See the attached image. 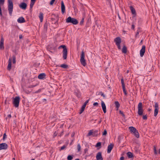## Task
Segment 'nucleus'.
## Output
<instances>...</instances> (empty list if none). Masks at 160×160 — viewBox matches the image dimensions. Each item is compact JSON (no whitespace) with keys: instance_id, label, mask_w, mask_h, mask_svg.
I'll list each match as a JSON object with an SVG mask.
<instances>
[{"instance_id":"412c9836","label":"nucleus","mask_w":160,"mask_h":160,"mask_svg":"<svg viewBox=\"0 0 160 160\" xmlns=\"http://www.w3.org/2000/svg\"><path fill=\"white\" fill-rule=\"evenodd\" d=\"M46 77V74L44 73H42L40 74L38 76V78L40 79H43Z\"/></svg>"},{"instance_id":"5fc2aeb1","label":"nucleus","mask_w":160,"mask_h":160,"mask_svg":"<svg viewBox=\"0 0 160 160\" xmlns=\"http://www.w3.org/2000/svg\"><path fill=\"white\" fill-rule=\"evenodd\" d=\"M88 148H85L84 150V153L85 154L88 151Z\"/></svg>"},{"instance_id":"39448f33","label":"nucleus","mask_w":160,"mask_h":160,"mask_svg":"<svg viewBox=\"0 0 160 160\" xmlns=\"http://www.w3.org/2000/svg\"><path fill=\"white\" fill-rule=\"evenodd\" d=\"M114 42H115L116 45L117 46L118 48L119 49H121L120 43L121 42V39L119 37L116 38L114 39Z\"/></svg>"},{"instance_id":"1a4fd4ad","label":"nucleus","mask_w":160,"mask_h":160,"mask_svg":"<svg viewBox=\"0 0 160 160\" xmlns=\"http://www.w3.org/2000/svg\"><path fill=\"white\" fill-rule=\"evenodd\" d=\"M145 45H143L142 46V49L140 51V55L141 57H142L143 56L145 52Z\"/></svg>"},{"instance_id":"423d86ee","label":"nucleus","mask_w":160,"mask_h":160,"mask_svg":"<svg viewBox=\"0 0 160 160\" xmlns=\"http://www.w3.org/2000/svg\"><path fill=\"white\" fill-rule=\"evenodd\" d=\"M121 82L122 83V88L123 91L124 93V94L125 95H127L128 94V93L127 92V91L126 90V88H125V85L124 83V81L123 78H122L121 79Z\"/></svg>"},{"instance_id":"bb28decb","label":"nucleus","mask_w":160,"mask_h":160,"mask_svg":"<svg viewBox=\"0 0 160 160\" xmlns=\"http://www.w3.org/2000/svg\"><path fill=\"white\" fill-rule=\"evenodd\" d=\"M99 131L98 130H93V137H97L98 136V134Z\"/></svg>"},{"instance_id":"3c124183","label":"nucleus","mask_w":160,"mask_h":160,"mask_svg":"<svg viewBox=\"0 0 160 160\" xmlns=\"http://www.w3.org/2000/svg\"><path fill=\"white\" fill-rule=\"evenodd\" d=\"M17 20H25L24 18L22 17H21L18 19Z\"/></svg>"},{"instance_id":"8fccbe9b","label":"nucleus","mask_w":160,"mask_h":160,"mask_svg":"<svg viewBox=\"0 0 160 160\" xmlns=\"http://www.w3.org/2000/svg\"><path fill=\"white\" fill-rule=\"evenodd\" d=\"M142 118L144 120H147V115H143L142 117Z\"/></svg>"},{"instance_id":"393cba45","label":"nucleus","mask_w":160,"mask_h":160,"mask_svg":"<svg viewBox=\"0 0 160 160\" xmlns=\"http://www.w3.org/2000/svg\"><path fill=\"white\" fill-rule=\"evenodd\" d=\"M129 129L131 133H133L134 132H135L136 130H137L135 128L132 126L130 127L129 128Z\"/></svg>"},{"instance_id":"58836bf2","label":"nucleus","mask_w":160,"mask_h":160,"mask_svg":"<svg viewBox=\"0 0 160 160\" xmlns=\"http://www.w3.org/2000/svg\"><path fill=\"white\" fill-rule=\"evenodd\" d=\"M153 149H154V154L155 155H157L158 154V152L156 150V148L155 146H153Z\"/></svg>"},{"instance_id":"aec40b11","label":"nucleus","mask_w":160,"mask_h":160,"mask_svg":"<svg viewBox=\"0 0 160 160\" xmlns=\"http://www.w3.org/2000/svg\"><path fill=\"white\" fill-rule=\"evenodd\" d=\"M50 23H52V24L53 27H55L57 26V25L58 23V21H50Z\"/></svg>"},{"instance_id":"2eb2a0df","label":"nucleus","mask_w":160,"mask_h":160,"mask_svg":"<svg viewBox=\"0 0 160 160\" xmlns=\"http://www.w3.org/2000/svg\"><path fill=\"white\" fill-rule=\"evenodd\" d=\"M101 104L102 110L104 113H105L106 112V105L104 102L102 101H101Z\"/></svg>"},{"instance_id":"9d476101","label":"nucleus","mask_w":160,"mask_h":160,"mask_svg":"<svg viewBox=\"0 0 160 160\" xmlns=\"http://www.w3.org/2000/svg\"><path fill=\"white\" fill-rule=\"evenodd\" d=\"M96 158L97 160H103L101 152H99L97 153Z\"/></svg>"},{"instance_id":"4d7b16f0","label":"nucleus","mask_w":160,"mask_h":160,"mask_svg":"<svg viewBox=\"0 0 160 160\" xmlns=\"http://www.w3.org/2000/svg\"><path fill=\"white\" fill-rule=\"evenodd\" d=\"M26 21H18V23H22L25 22Z\"/></svg>"},{"instance_id":"864d4df0","label":"nucleus","mask_w":160,"mask_h":160,"mask_svg":"<svg viewBox=\"0 0 160 160\" xmlns=\"http://www.w3.org/2000/svg\"><path fill=\"white\" fill-rule=\"evenodd\" d=\"M98 103L97 102H94L93 104V105L94 106L97 107L98 106Z\"/></svg>"},{"instance_id":"69168bd1","label":"nucleus","mask_w":160,"mask_h":160,"mask_svg":"<svg viewBox=\"0 0 160 160\" xmlns=\"http://www.w3.org/2000/svg\"><path fill=\"white\" fill-rule=\"evenodd\" d=\"M102 122L101 119H100V120L98 122V124Z\"/></svg>"},{"instance_id":"49530a36","label":"nucleus","mask_w":160,"mask_h":160,"mask_svg":"<svg viewBox=\"0 0 160 160\" xmlns=\"http://www.w3.org/2000/svg\"><path fill=\"white\" fill-rule=\"evenodd\" d=\"M119 113L121 114L123 117L124 118L125 115L124 114L123 112L121 110L119 111Z\"/></svg>"},{"instance_id":"37998d69","label":"nucleus","mask_w":160,"mask_h":160,"mask_svg":"<svg viewBox=\"0 0 160 160\" xmlns=\"http://www.w3.org/2000/svg\"><path fill=\"white\" fill-rule=\"evenodd\" d=\"M35 3V2H31L30 4V9H32V8L34 4Z\"/></svg>"},{"instance_id":"13d9d810","label":"nucleus","mask_w":160,"mask_h":160,"mask_svg":"<svg viewBox=\"0 0 160 160\" xmlns=\"http://www.w3.org/2000/svg\"><path fill=\"white\" fill-rule=\"evenodd\" d=\"M139 33V31L138 30H137L136 33V37H137L138 36Z\"/></svg>"},{"instance_id":"4c0bfd02","label":"nucleus","mask_w":160,"mask_h":160,"mask_svg":"<svg viewBox=\"0 0 160 160\" xmlns=\"http://www.w3.org/2000/svg\"><path fill=\"white\" fill-rule=\"evenodd\" d=\"M77 149L78 152H80L81 150V147L79 144H78L77 145Z\"/></svg>"},{"instance_id":"c756f323","label":"nucleus","mask_w":160,"mask_h":160,"mask_svg":"<svg viewBox=\"0 0 160 160\" xmlns=\"http://www.w3.org/2000/svg\"><path fill=\"white\" fill-rule=\"evenodd\" d=\"M115 105L116 108L117 109V110H118V108L120 107V104L119 102L118 101H115Z\"/></svg>"},{"instance_id":"f3484780","label":"nucleus","mask_w":160,"mask_h":160,"mask_svg":"<svg viewBox=\"0 0 160 160\" xmlns=\"http://www.w3.org/2000/svg\"><path fill=\"white\" fill-rule=\"evenodd\" d=\"M61 12L62 13L65 12V6L64 5L63 2L62 1L61 2Z\"/></svg>"},{"instance_id":"09e8293b","label":"nucleus","mask_w":160,"mask_h":160,"mask_svg":"<svg viewBox=\"0 0 160 160\" xmlns=\"http://www.w3.org/2000/svg\"><path fill=\"white\" fill-rule=\"evenodd\" d=\"M5 0H0V4L1 5H3L4 3Z\"/></svg>"},{"instance_id":"473e14b6","label":"nucleus","mask_w":160,"mask_h":160,"mask_svg":"<svg viewBox=\"0 0 160 160\" xmlns=\"http://www.w3.org/2000/svg\"><path fill=\"white\" fill-rule=\"evenodd\" d=\"M61 48H62L63 50H65L67 49V47L65 45H61L58 48V49H60Z\"/></svg>"},{"instance_id":"6ab92c4d","label":"nucleus","mask_w":160,"mask_h":160,"mask_svg":"<svg viewBox=\"0 0 160 160\" xmlns=\"http://www.w3.org/2000/svg\"><path fill=\"white\" fill-rule=\"evenodd\" d=\"M8 69L10 70L11 68L12 61L10 58L8 60Z\"/></svg>"},{"instance_id":"c9c22d12","label":"nucleus","mask_w":160,"mask_h":160,"mask_svg":"<svg viewBox=\"0 0 160 160\" xmlns=\"http://www.w3.org/2000/svg\"><path fill=\"white\" fill-rule=\"evenodd\" d=\"M12 58L13 59L12 62L13 64H15L16 62V58L15 55H13L12 56Z\"/></svg>"},{"instance_id":"4be33fe9","label":"nucleus","mask_w":160,"mask_h":160,"mask_svg":"<svg viewBox=\"0 0 160 160\" xmlns=\"http://www.w3.org/2000/svg\"><path fill=\"white\" fill-rule=\"evenodd\" d=\"M48 23L49 24L50 22H48V21H46L45 23L44 24L43 30L45 31H47Z\"/></svg>"},{"instance_id":"e2e57ef3","label":"nucleus","mask_w":160,"mask_h":160,"mask_svg":"<svg viewBox=\"0 0 160 160\" xmlns=\"http://www.w3.org/2000/svg\"><path fill=\"white\" fill-rule=\"evenodd\" d=\"M22 38H23V36H22V35H19V38L20 39Z\"/></svg>"},{"instance_id":"f257e3e1","label":"nucleus","mask_w":160,"mask_h":160,"mask_svg":"<svg viewBox=\"0 0 160 160\" xmlns=\"http://www.w3.org/2000/svg\"><path fill=\"white\" fill-rule=\"evenodd\" d=\"M13 7V3L12 0H8V10L9 14L10 15H12Z\"/></svg>"},{"instance_id":"b1692460","label":"nucleus","mask_w":160,"mask_h":160,"mask_svg":"<svg viewBox=\"0 0 160 160\" xmlns=\"http://www.w3.org/2000/svg\"><path fill=\"white\" fill-rule=\"evenodd\" d=\"M66 22L71 23L73 24L76 25L78 23V21H66Z\"/></svg>"},{"instance_id":"dca6fc26","label":"nucleus","mask_w":160,"mask_h":160,"mask_svg":"<svg viewBox=\"0 0 160 160\" xmlns=\"http://www.w3.org/2000/svg\"><path fill=\"white\" fill-rule=\"evenodd\" d=\"M68 54V50L66 49L62 51L63 58L64 59H66L67 58Z\"/></svg>"},{"instance_id":"6e6552de","label":"nucleus","mask_w":160,"mask_h":160,"mask_svg":"<svg viewBox=\"0 0 160 160\" xmlns=\"http://www.w3.org/2000/svg\"><path fill=\"white\" fill-rule=\"evenodd\" d=\"M8 145L5 143H2L0 144V150L2 149L6 150L7 149Z\"/></svg>"},{"instance_id":"7ed1b4c3","label":"nucleus","mask_w":160,"mask_h":160,"mask_svg":"<svg viewBox=\"0 0 160 160\" xmlns=\"http://www.w3.org/2000/svg\"><path fill=\"white\" fill-rule=\"evenodd\" d=\"M20 100V98L19 96H16L15 98H13L12 103L15 107H18Z\"/></svg>"},{"instance_id":"bf43d9fd","label":"nucleus","mask_w":160,"mask_h":160,"mask_svg":"<svg viewBox=\"0 0 160 160\" xmlns=\"http://www.w3.org/2000/svg\"><path fill=\"white\" fill-rule=\"evenodd\" d=\"M83 22H84V21H81V22L80 23V24L81 25H83Z\"/></svg>"},{"instance_id":"a211bd4d","label":"nucleus","mask_w":160,"mask_h":160,"mask_svg":"<svg viewBox=\"0 0 160 160\" xmlns=\"http://www.w3.org/2000/svg\"><path fill=\"white\" fill-rule=\"evenodd\" d=\"M129 7L132 13L134 16L136 15V12L135 9L132 6H130Z\"/></svg>"},{"instance_id":"f03ea898","label":"nucleus","mask_w":160,"mask_h":160,"mask_svg":"<svg viewBox=\"0 0 160 160\" xmlns=\"http://www.w3.org/2000/svg\"><path fill=\"white\" fill-rule=\"evenodd\" d=\"M85 54L83 50L81 52V54L80 56V62L82 65L83 66H85L86 65V61L85 59Z\"/></svg>"},{"instance_id":"6e6d98bb","label":"nucleus","mask_w":160,"mask_h":160,"mask_svg":"<svg viewBox=\"0 0 160 160\" xmlns=\"http://www.w3.org/2000/svg\"><path fill=\"white\" fill-rule=\"evenodd\" d=\"M54 2V1H53L52 0H51L49 4L50 5H52L53 4Z\"/></svg>"},{"instance_id":"5701e85b","label":"nucleus","mask_w":160,"mask_h":160,"mask_svg":"<svg viewBox=\"0 0 160 160\" xmlns=\"http://www.w3.org/2000/svg\"><path fill=\"white\" fill-rule=\"evenodd\" d=\"M73 2V8L74 9V12H77L78 11V9H77L76 7V5L75 4L74 2L72 1Z\"/></svg>"},{"instance_id":"052dcab7","label":"nucleus","mask_w":160,"mask_h":160,"mask_svg":"<svg viewBox=\"0 0 160 160\" xmlns=\"http://www.w3.org/2000/svg\"><path fill=\"white\" fill-rule=\"evenodd\" d=\"M124 157L123 156L121 157L120 158V160H124Z\"/></svg>"},{"instance_id":"ddd939ff","label":"nucleus","mask_w":160,"mask_h":160,"mask_svg":"<svg viewBox=\"0 0 160 160\" xmlns=\"http://www.w3.org/2000/svg\"><path fill=\"white\" fill-rule=\"evenodd\" d=\"M51 20H58L59 17L58 15L57 14H52L51 15Z\"/></svg>"},{"instance_id":"a19ab883","label":"nucleus","mask_w":160,"mask_h":160,"mask_svg":"<svg viewBox=\"0 0 160 160\" xmlns=\"http://www.w3.org/2000/svg\"><path fill=\"white\" fill-rule=\"evenodd\" d=\"M98 95H100L102 96L104 98H105V96L104 94V93L102 92H99Z\"/></svg>"},{"instance_id":"4468645a","label":"nucleus","mask_w":160,"mask_h":160,"mask_svg":"<svg viewBox=\"0 0 160 160\" xmlns=\"http://www.w3.org/2000/svg\"><path fill=\"white\" fill-rule=\"evenodd\" d=\"M114 146V144L112 143H111L108 147L107 152L108 153H110L112 150Z\"/></svg>"},{"instance_id":"7c9ffc66","label":"nucleus","mask_w":160,"mask_h":160,"mask_svg":"<svg viewBox=\"0 0 160 160\" xmlns=\"http://www.w3.org/2000/svg\"><path fill=\"white\" fill-rule=\"evenodd\" d=\"M92 135L93 136V129H92L89 131V132L87 135V136L88 137Z\"/></svg>"},{"instance_id":"c03bdc74","label":"nucleus","mask_w":160,"mask_h":160,"mask_svg":"<svg viewBox=\"0 0 160 160\" xmlns=\"http://www.w3.org/2000/svg\"><path fill=\"white\" fill-rule=\"evenodd\" d=\"M154 107L155 108H156L158 109H159L158 105L157 102H155V103Z\"/></svg>"},{"instance_id":"a18cd8bd","label":"nucleus","mask_w":160,"mask_h":160,"mask_svg":"<svg viewBox=\"0 0 160 160\" xmlns=\"http://www.w3.org/2000/svg\"><path fill=\"white\" fill-rule=\"evenodd\" d=\"M107 131L106 129H104L103 132L102 133V135L103 136H106L107 134Z\"/></svg>"},{"instance_id":"774afa93","label":"nucleus","mask_w":160,"mask_h":160,"mask_svg":"<svg viewBox=\"0 0 160 160\" xmlns=\"http://www.w3.org/2000/svg\"><path fill=\"white\" fill-rule=\"evenodd\" d=\"M43 101H46V99H43Z\"/></svg>"},{"instance_id":"0eeeda50","label":"nucleus","mask_w":160,"mask_h":160,"mask_svg":"<svg viewBox=\"0 0 160 160\" xmlns=\"http://www.w3.org/2000/svg\"><path fill=\"white\" fill-rule=\"evenodd\" d=\"M89 99L88 100H86L84 103L83 105L82 106L79 113V114H81V113H82L84 111L87 104L88 102Z\"/></svg>"},{"instance_id":"72a5a7b5","label":"nucleus","mask_w":160,"mask_h":160,"mask_svg":"<svg viewBox=\"0 0 160 160\" xmlns=\"http://www.w3.org/2000/svg\"><path fill=\"white\" fill-rule=\"evenodd\" d=\"M60 67L63 68H68V66L65 64H63L60 65Z\"/></svg>"},{"instance_id":"f8f14e48","label":"nucleus","mask_w":160,"mask_h":160,"mask_svg":"<svg viewBox=\"0 0 160 160\" xmlns=\"http://www.w3.org/2000/svg\"><path fill=\"white\" fill-rule=\"evenodd\" d=\"M4 38H3V37L2 36L1 38L0 42V48L1 49H4Z\"/></svg>"},{"instance_id":"de8ad7c7","label":"nucleus","mask_w":160,"mask_h":160,"mask_svg":"<svg viewBox=\"0 0 160 160\" xmlns=\"http://www.w3.org/2000/svg\"><path fill=\"white\" fill-rule=\"evenodd\" d=\"M7 138V135L6 133H4L3 134V140L4 141L6 138Z\"/></svg>"},{"instance_id":"f704fd0d","label":"nucleus","mask_w":160,"mask_h":160,"mask_svg":"<svg viewBox=\"0 0 160 160\" xmlns=\"http://www.w3.org/2000/svg\"><path fill=\"white\" fill-rule=\"evenodd\" d=\"M101 142H98L95 145V147L97 148L99 147L98 149H99L101 148Z\"/></svg>"},{"instance_id":"79ce46f5","label":"nucleus","mask_w":160,"mask_h":160,"mask_svg":"<svg viewBox=\"0 0 160 160\" xmlns=\"http://www.w3.org/2000/svg\"><path fill=\"white\" fill-rule=\"evenodd\" d=\"M66 20H77L74 18H72L71 17H69Z\"/></svg>"},{"instance_id":"cd10ccee","label":"nucleus","mask_w":160,"mask_h":160,"mask_svg":"<svg viewBox=\"0 0 160 160\" xmlns=\"http://www.w3.org/2000/svg\"><path fill=\"white\" fill-rule=\"evenodd\" d=\"M127 47H126V46L124 45L123 46L122 50V53H126L127 52Z\"/></svg>"},{"instance_id":"c85d7f7f","label":"nucleus","mask_w":160,"mask_h":160,"mask_svg":"<svg viewBox=\"0 0 160 160\" xmlns=\"http://www.w3.org/2000/svg\"><path fill=\"white\" fill-rule=\"evenodd\" d=\"M127 154L129 158H132L133 156V153L130 152H128Z\"/></svg>"},{"instance_id":"a878e982","label":"nucleus","mask_w":160,"mask_h":160,"mask_svg":"<svg viewBox=\"0 0 160 160\" xmlns=\"http://www.w3.org/2000/svg\"><path fill=\"white\" fill-rule=\"evenodd\" d=\"M133 134L137 138H138L139 137V134L137 130H136L135 132H134L133 133Z\"/></svg>"},{"instance_id":"2f4dec72","label":"nucleus","mask_w":160,"mask_h":160,"mask_svg":"<svg viewBox=\"0 0 160 160\" xmlns=\"http://www.w3.org/2000/svg\"><path fill=\"white\" fill-rule=\"evenodd\" d=\"M43 14L42 12H40L39 15V18L40 19V20H43Z\"/></svg>"},{"instance_id":"338daca9","label":"nucleus","mask_w":160,"mask_h":160,"mask_svg":"<svg viewBox=\"0 0 160 160\" xmlns=\"http://www.w3.org/2000/svg\"><path fill=\"white\" fill-rule=\"evenodd\" d=\"M151 111V109H150V108H148V111L150 112V111Z\"/></svg>"},{"instance_id":"9b49d317","label":"nucleus","mask_w":160,"mask_h":160,"mask_svg":"<svg viewBox=\"0 0 160 160\" xmlns=\"http://www.w3.org/2000/svg\"><path fill=\"white\" fill-rule=\"evenodd\" d=\"M19 7L21 8L23 10H25L27 8V4L26 3L22 2L19 5Z\"/></svg>"},{"instance_id":"603ef678","label":"nucleus","mask_w":160,"mask_h":160,"mask_svg":"<svg viewBox=\"0 0 160 160\" xmlns=\"http://www.w3.org/2000/svg\"><path fill=\"white\" fill-rule=\"evenodd\" d=\"M66 148V146L65 145H63L61 148L60 150H62Z\"/></svg>"},{"instance_id":"680f3d73","label":"nucleus","mask_w":160,"mask_h":160,"mask_svg":"<svg viewBox=\"0 0 160 160\" xmlns=\"http://www.w3.org/2000/svg\"><path fill=\"white\" fill-rule=\"evenodd\" d=\"M132 29H134V28H135V26L134 25V24H132Z\"/></svg>"},{"instance_id":"0e129e2a","label":"nucleus","mask_w":160,"mask_h":160,"mask_svg":"<svg viewBox=\"0 0 160 160\" xmlns=\"http://www.w3.org/2000/svg\"><path fill=\"white\" fill-rule=\"evenodd\" d=\"M31 0V2H35V3L36 1V0Z\"/></svg>"},{"instance_id":"ea45409f","label":"nucleus","mask_w":160,"mask_h":160,"mask_svg":"<svg viewBox=\"0 0 160 160\" xmlns=\"http://www.w3.org/2000/svg\"><path fill=\"white\" fill-rule=\"evenodd\" d=\"M73 159V157L72 156L69 155L67 157V159L68 160H72Z\"/></svg>"},{"instance_id":"e433bc0d","label":"nucleus","mask_w":160,"mask_h":160,"mask_svg":"<svg viewBox=\"0 0 160 160\" xmlns=\"http://www.w3.org/2000/svg\"><path fill=\"white\" fill-rule=\"evenodd\" d=\"M158 112V109L155 108L154 110V116L156 117L157 116Z\"/></svg>"},{"instance_id":"20e7f679","label":"nucleus","mask_w":160,"mask_h":160,"mask_svg":"<svg viewBox=\"0 0 160 160\" xmlns=\"http://www.w3.org/2000/svg\"><path fill=\"white\" fill-rule=\"evenodd\" d=\"M138 113L139 116H142L143 114V110L142 107V103L141 102H139L138 106Z\"/></svg>"}]
</instances>
